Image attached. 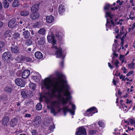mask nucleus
Listing matches in <instances>:
<instances>
[{
	"instance_id": "nucleus-1",
	"label": "nucleus",
	"mask_w": 135,
	"mask_h": 135,
	"mask_svg": "<svg viewBox=\"0 0 135 135\" xmlns=\"http://www.w3.org/2000/svg\"><path fill=\"white\" fill-rule=\"evenodd\" d=\"M58 75L60 81V79H62V84H61L60 86L59 85L58 82H57V86L55 88L51 80L48 78H46L44 80L43 83L47 90L50 89L52 87L54 88L52 91L53 94L55 95L56 91H57L58 94L56 96L57 98L62 102V105H66L68 103V101H70L72 98L70 96L71 93L69 91L70 88L67 84V81L62 79L64 75L58 73Z\"/></svg>"
},
{
	"instance_id": "nucleus-2",
	"label": "nucleus",
	"mask_w": 135,
	"mask_h": 135,
	"mask_svg": "<svg viewBox=\"0 0 135 135\" xmlns=\"http://www.w3.org/2000/svg\"><path fill=\"white\" fill-rule=\"evenodd\" d=\"M47 38L49 42L52 44L51 48L55 49V50H57V51L55 54L56 55V57H62V59H64V58L65 56L62 55V49L61 48L58 49L57 46L56 41L55 39L54 36H50L49 35H48Z\"/></svg>"
},
{
	"instance_id": "nucleus-3",
	"label": "nucleus",
	"mask_w": 135,
	"mask_h": 135,
	"mask_svg": "<svg viewBox=\"0 0 135 135\" xmlns=\"http://www.w3.org/2000/svg\"><path fill=\"white\" fill-rule=\"evenodd\" d=\"M71 107L72 110L69 108L68 106L64 107L62 108V109L63 110L64 115L65 116L66 115V113L68 112H69L73 115L74 114L75 110L76 108L75 106V105L72 104H71Z\"/></svg>"
},
{
	"instance_id": "nucleus-4",
	"label": "nucleus",
	"mask_w": 135,
	"mask_h": 135,
	"mask_svg": "<svg viewBox=\"0 0 135 135\" xmlns=\"http://www.w3.org/2000/svg\"><path fill=\"white\" fill-rule=\"evenodd\" d=\"M75 133V135H86V130L83 127H79Z\"/></svg>"
},
{
	"instance_id": "nucleus-5",
	"label": "nucleus",
	"mask_w": 135,
	"mask_h": 135,
	"mask_svg": "<svg viewBox=\"0 0 135 135\" xmlns=\"http://www.w3.org/2000/svg\"><path fill=\"white\" fill-rule=\"evenodd\" d=\"M12 57V55L11 52H6L3 54L2 59L3 60L5 61L6 60L11 59Z\"/></svg>"
},
{
	"instance_id": "nucleus-6",
	"label": "nucleus",
	"mask_w": 135,
	"mask_h": 135,
	"mask_svg": "<svg viewBox=\"0 0 135 135\" xmlns=\"http://www.w3.org/2000/svg\"><path fill=\"white\" fill-rule=\"evenodd\" d=\"M16 84L18 86L24 87L25 84V81L21 78H17L15 80Z\"/></svg>"
},
{
	"instance_id": "nucleus-7",
	"label": "nucleus",
	"mask_w": 135,
	"mask_h": 135,
	"mask_svg": "<svg viewBox=\"0 0 135 135\" xmlns=\"http://www.w3.org/2000/svg\"><path fill=\"white\" fill-rule=\"evenodd\" d=\"M86 114H88V115L89 116H92L93 114H94L95 113H97L98 111L96 108L95 107H93L90 108L86 111Z\"/></svg>"
},
{
	"instance_id": "nucleus-8",
	"label": "nucleus",
	"mask_w": 135,
	"mask_h": 135,
	"mask_svg": "<svg viewBox=\"0 0 135 135\" xmlns=\"http://www.w3.org/2000/svg\"><path fill=\"white\" fill-rule=\"evenodd\" d=\"M12 46L11 47V51L13 53L18 54L19 53L20 49L18 46L17 45L12 44Z\"/></svg>"
},
{
	"instance_id": "nucleus-9",
	"label": "nucleus",
	"mask_w": 135,
	"mask_h": 135,
	"mask_svg": "<svg viewBox=\"0 0 135 135\" xmlns=\"http://www.w3.org/2000/svg\"><path fill=\"white\" fill-rule=\"evenodd\" d=\"M9 118L8 116H4L2 120V124L5 127L7 126L9 123Z\"/></svg>"
},
{
	"instance_id": "nucleus-10",
	"label": "nucleus",
	"mask_w": 135,
	"mask_h": 135,
	"mask_svg": "<svg viewBox=\"0 0 135 135\" xmlns=\"http://www.w3.org/2000/svg\"><path fill=\"white\" fill-rule=\"evenodd\" d=\"M17 25L16 20V19H12L10 20L8 22V25L10 28H14Z\"/></svg>"
},
{
	"instance_id": "nucleus-11",
	"label": "nucleus",
	"mask_w": 135,
	"mask_h": 135,
	"mask_svg": "<svg viewBox=\"0 0 135 135\" xmlns=\"http://www.w3.org/2000/svg\"><path fill=\"white\" fill-rule=\"evenodd\" d=\"M40 4V3H36L32 7L31 10L32 12H37Z\"/></svg>"
},
{
	"instance_id": "nucleus-12",
	"label": "nucleus",
	"mask_w": 135,
	"mask_h": 135,
	"mask_svg": "<svg viewBox=\"0 0 135 135\" xmlns=\"http://www.w3.org/2000/svg\"><path fill=\"white\" fill-rule=\"evenodd\" d=\"M48 95L50 97L51 96L49 92H47L44 95L41 94L40 95V99H42L43 98H45L46 100L47 103H49L50 102V99L49 98H48L47 95Z\"/></svg>"
},
{
	"instance_id": "nucleus-13",
	"label": "nucleus",
	"mask_w": 135,
	"mask_h": 135,
	"mask_svg": "<svg viewBox=\"0 0 135 135\" xmlns=\"http://www.w3.org/2000/svg\"><path fill=\"white\" fill-rule=\"evenodd\" d=\"M18 120L17 118H14L12 119L10 122L11 127H13L16 126L17 124Z\"/></svg>"
},
{
	"instance_id": "nucleus-14",
	"label": "nucleus",
	"mask_w": 135,
	"mask_h": 135,
	"mask_svg": "<svg viewBox=\"0 0 135 135\" xmlns=\"http://www.w3.org/2000/svg\"><path fill=\"white\" fill-rule=\"evenodd\" d=\"M39 17V14L38 12H32L30 16V18L32 20H34L38 18Z\"/></svg>"
},
{
	"instance_id": "nucleus-15",
	"label": "nucleus",
	"mask_w": 135,
	"mask_h": 135,
	"mask_svg": "<svg viewBox=\"0 0 135 135\" xmlns=\"http://www.w3.org/2000/svg\"><path fill=\"white\" fill-rule=\"evenodd\" d=\"M30 74V71L28 70H24L23 72L22 77V78L26 79L27 78Z\"/></svg>"
},
{
	"instance_id": "nucleus-16",
	"label": "nucleus",
	"mask_w": 135,
	"mask_h": 135,
	"mask_svg": "<svg viewBox=\"0 0 135 135\" xmlns=\"http://www.w3.org/2000/svg\"><path fill=\"white\" fill-rule=\"evenodd\" d=\"M41 117L39 116H37L33 122L35 123L36 126H37L41 123Z\"/></svg>"
},
{
	"instance_id": "nucleus-17",
	"label": "nucleus",
	"mask_w": 135,
	"mask_h": 135,
	"mask_svg": "<svg viewBox=\"0 0 135 135\" xmlns=\"http://www.w3.org/2000/svg\"><path fill=\"white\" fill-rule=\"evenodd\" d=\"M4 90L7 93L10 94L13 90V87L12 86H7L5 87Z\"/></svg>"
},
{
	"instance_id": "nucleus-18",
	"label": "nucleus",
	"mask_w": 135,
	"mask_h": 135,
	"mask_svg": "<svg viewBox=\"0 0 135 135\" xmlns=\"http://www.w3.org/2000/svg\"><path fill=\"white\" fill-rule=\"evenodd\" d=\"M22 35L24 38L28 39L30 36V33L28 30L25 31L23 32Z\"/></svg>"
},
{
	"instance_id": "nucleus-19",
	"label": "nucleus",
	"mask_w": 135,
	"mask_h": 135,
	"mask_svg": "<svg viewBox=\"0 0 135 135\" xmlns=\"http://www.w3.org/2000/svg\"><path fill=\"white\" fill-rule=\"evenodd\" d=\"M65 11L64 6L62 4L60 5L59 7L58 12L60 14L62 15Z\"/></svg>"
},
{
	"instance_id": "nucleus-20",
	"label": "nucleus",
	"mask_w": 135,
	"mask_h": 135,
	"mask_svg": "<svg viewBox=\"0 0 135 135\" xmlns=\"http://www.w3.org/2000/svg\"><path fill=\"white\" fill-rule=\"evenodd\" d=\"M46 21L49 23H51L53 22L54 20V17L52 15L47 16L46 17Z\"/></svg>"
},
{
	"instance_id": "nucleus-21",
	"label": "nucleus",
	"mask_w": 135,
	"mask_h": 135,
	"mask_svg": "<svg viewBox=\"0 0 135 135\" xmlns=\"http://www.w3.org/2000/svg\"><path fill=\"white\" fill-rule=\"evenodd\" d=\"M51 120L50 118L46 117L44 119V120L43 122L44 124L46 126H48L49 124L50 123Z\"/></svg>"
},
{
	"instance_id": "nucleus-22",
	"label": "nucleus",
	"mask_w": 135,
	"mask_h": 135,
	"mask_svg": "<svg viewBox=\"0 0 135 135\" xmlns=\"http://www.w3.org/2000/svg\"><path fill=\"white\" fill-rule=\"evenodd\" d=\"M36 58L38 59H42L43 57L42 54L40 51L36 52L35 54Z\"/></svg>"
},
{
	"instance_id": "nucleus-23",
	"label": "nucleus",
	"mask_w": 135,
	"mask_h": 135,
	"mask_svg": "<svg viewBox=\"0 0 135 135\" xmlns=\"http://www.w3.org/2000/svg\"><path fill=\"white\" fill-rule=\"evenodd\" d=\"M55 35L57 37L59 40H61L63 35L62 33L61 32L59 31L56 32Z\"/></svg>"
},
{
	"instance_id": "nucleus-24",
	"label": "nucleus",
	"mask_w": 135,
	"mask_h": 135,
	"mask_svg": "<svg viewBox=\"0 0 135 135\" xmlns=\"http://www.w3.org/2000/svg\"><path fill=\"white\" fill-rule=\"evenodd\" d=\"M21 94L24 99H26L27 98H29V95H28L27 92L24 90H22L21 91Z\"/></svg>"
},
{
	"instance_id": "nucleus-25",
	"label": "nucleus",
	"mask_w": 135,
	"mask_h": 135,
	"mask_svg": "<svg viewBox=\"0 0 135 135\" xmlns=\"http://www.w3.org/2000/svg\"><path fill=\"white\" fill-rule=\"evenodd\" d=\"M20 34L16 32L13 35V37L15 40H17L20 38Z\"/></svg>"
},
{
	"instance_id": "nucleus-26",
	"label": "nucleus",
	"mask_w": 135,
	"mask_h": 135,
	"mask_svg": "<svg viewBox=\"0 0 135 135\" xmlns=\"http://www.w3.org/2000/svg\"><path fill=\"white\" fill-rule=\"evenodd\" d=\"M6 45V42L2 41H0V50L2 51V49L5 47Z\"/></svg>"
},
{
	"instance_id": "nucleus-27",
	"label": "nucleus",
	"mask_w": 135,
	"mask_h": 135,
	"mask_svg": "<svg viewBox=\"0 0 135 135\" xmlns=\"http://www.w3.org/2000/svg\"><path fill=\"white\" fill-rule=\"evenodd\" d=\"M3 6L5 8H7L9 6V4L6 0H3Z\"/></svg>"
},
{
	"instance_id": "nucleus-28",
	"label": "nucleus",
	"mask_w": 135,
	"mask_h": 135,
	"mask_svg": "<svg viewBox=\"0 0 135 135\" xmlns=\"http://www.w3.org/2000/svg\"><path fill=\"white\" fill-rule=\"evenodd\" d=\"M45 42V38L44 37H42L40 38V40L38 41V43L40 45L44 44Z\"/></svg>"
},
{
	"instance_id": "nucleus-29",
	"label": "nucleus",
	"mask_w": 135,
	"mask_h": 135,
	"mask_svg": "<svg viewBox=\"0 0 135 135\" xmlns=\"http://www.w3.org/2000/svg\"><path fill=\"white\" fill-rule=\"evenodd\" d=\"M29 86L30 88L34 91L35 90L36 85L33 83L30 82L29 84Z\"/></svg>"
},
{
	"instance_id": "nucleus-30",
	"label": "nucleus",
	"mask_w": 135,
	"mask_h": 135,
	"mask_svg": "<svg viewBox=\"0 0 135 135\" xmlns=\"http://www.w3.org/2000/svg\"><path fill=\"white\" fill-rule=\"evenodd\" d=\"M32 44V40L31 39L26 40L25 42V44L27 46H30Z\"/></svg>"
},
{
	"instance_id": "nucleus-31",
	"label": "nucleus",
	"mask_w": 135,
	"mask_h": 135,
	"mask_svg": "<svg viewBox=\"0 0 135 135\" xmlns=\"http://www.w3.org/2000/svg\"><path fill=\"white\" fill-rule=\"evenodd\" d=\"M113 16V15L110 12H105V17H106L107 18V17H109L110 19H112Z\"/></svg>"
},
{
	"instance_id": "nucleus-32",
	"label": "nucleus",
	"mask_w": 135,
	"mask_h": 135,
	"mask_svg": "<svg viewBox=\"0 0 135 135\" xmlns=\"http://www.w3.org/2000/svg\"><path fill=\"white\" fill-rule=\"evenodd\" d=\"M29 14V12L28 11L25 10H23L20 12V14L23 16H26Z\"/></svg>"
},
{
	"instance_id": "nucleus-33",
	"label": "nucleus",
	"mask_w": 135,
	"mask_h": 135,
	"mask_svg": "<svg viewBox=\"0 0 135 135\" xmlns=\"http://www.w3.org/2000/svg\"><path fill=\"white\" fill-rule=\"evenodd\" d=\"M38 32L40 34L44 35L45 33L46 30L44 28H41L38 31Z\"/></svg>"
},
{
	"instance_id": "nucleus-34",
	"label": "nucleus",
	"mask_w": 135,
	"mask_h": 135,
	"mask_svg": "<svg viewBox=\"0 0 135 135\" xmlns=\"http://www.w3.org/2000/svg\"><path fill=\"white\" fill-rule=\"evenodd\" d=\"M20 5V3L18 0H15L12 4V6L14 7H17Z\"/></svg>"
},
{
	"instance_id": "nucleus-35",
	"label": "nucleus",
	"mask_w": 135,
	"mask_h": 135,
	"mask_svg": "<svg viewBox=\"0 0 135 135\" xmlns=\"http://www.w3.org/2000/svg\"><path fill=\"white\" fill-rule=\"evenodd\" d=\"M36 109L38 110H40L42 108V105L40 103H38L36 106Z\"/></svg>"
},
{
	"instance_id": "nucleus-36",
	"label": "nucleus",
	"mask_w": 135,
	"mask_h": 135,
	"mask_svg": "<svg viewBox=\"0 0 135 135\" xmlns=\"http://www.w3.org/2000/svg\"><path fill=\"white\" fill-rule=\"evenodd\" d=\"M53 105L57 108H59L60 107V103L57 101H55L53 102Z\"/></svg>"
},
{
	"instance_id": "nucleus-37",
	"label": "nucleus",
	"mask_w": 135,
	"mask_h": 135,
	"mask_svg": "<svg viewBox=\"0 0 135 135\" xmlns=\"http://www.w3.org/2000/svg\"><path fill=\"white\" fill-rule=\"evenodd\" d=\"M112 6V5H110L109 4H106L104 8V10L107 9L108 10Z\"/></svg>"
},
{
	"instance_id": "nucleus-38",
	"label": "nucleus",
	"mask_w": 135,
	"mask_h": 135,
	"mask_svg": "<svg viewBox=\"0 0 135 135\" xmlns=\"http://www.w3.org/2000/svg\"><path fill=\"white\" fill-rule=\"evenodd\" d=\"M11 33V31L9 30H7L5 32L4 34V36H5L6 37H7V36H9L10 35L9 33Z\"/></svg>"
},
{
	"instance_id": "nucleus-39",
	"label": "nucleus",
	"mask_w": 135,
	"mask_h": 135,
	"mask_svg": "<svg viewBox=\"0 0 135 135\" xmlns=\"http://www.w3.org/2000/svg\"><path fill=\"white\" fill-rule=\"evenodd\" d=\"M28 95H29V98L32 97L33 95V93L30 90L27 92Z\"/></svg>"
},
{
	"instance_id": "nucleus-40",
	"label": "nucleus",
	"mask_w": 135,
	"mask_h": 135,
	"mask_svg": "<svg viewBox=\"0 0 135 135\" xmlns=\"http://www.w3.org/2000/svg\"><path fill=\"white\" fill-rule=\"evenodd\" d=\"M98 124L100 127H104V123L101 120L99 121L98 122Z\"/></svg>"
},
{
	"instance_id": "nucleus-41",
	"label": "nucleus",
	"mask_w": 135,
	"mask_h": 135,
	"mask_svg": "<svg viewBox=\"0 0 135 135\" xmlns=\"http://www.w3.org/2000/svg\"><path fill=\"white\" fill-rule=\"evenodd\" d=\"M50 109L51 112L53 113L54 115H55L56 114V113L54 108L52 107H51L50 108Z\"/></svg>"
},
{
	"instance_id": "nucleus-42",
	"label": "nucleus",
	"mask_w": 135,
	"mask_h": 135,
	"mask_svg": "<svg viewBox=\"0 0 135 135\" xmlns=\"http://www.w3.org/2000/svg\"><path fill=\"white\" fill-rule=\"evenodd\" d=\"M120 107L121 108H123L124 110L125 111L127 110L126 109L127 108V106L125 105V104H122V103L121 104V106Z\"/></svg>"
},
{
	"instance_id": "nucleus-43",
	"label": "nucleus",
	"mask_w": 135,
	"mask_h": 135,
	"mask_svg": "<svg viewBox=\"0 0 135 135\" xmlns=\"http://www.w3.org/2000/svg\"><path fill=\"white\" fill-rule=\"evenodd\" d=\"M96 133V131L93 130H90L89 131V134H94Z\"/></svg>"
},
{
	"instance_id": "nucleus-44",
	"label": "nucleus",
	"mask_w": 135,
	"mask_h": 135,
	"mask_svg": "<svg viewBox=\"0 0 135 135\" xmlns=\"http://www.w3.org/2000/svg\"><path fill=\"white\" fill-rule=\"evenodd\" d=\"M31 132L32 135H38V133L36 130H33Z\"/></svg>"
},
{
	"instance_id": "nucleus-45",
	"label": "nucleus",
	"mask_w": 135,
	"mask_h": 135,
	"mask_svg": "<svg viewBox=\"0 0 135 135\" xmlns=\"http://www.w3.org/2000/svg\"><path fill=\"white\" fill-rule=\"evenodd\" d=\"M24 60L25 61L29 62L32 60V59L29 57H27L24 59Z\"/></svg>"
},
{
	"instance_id": "nucleus-46",
	"label": "nucleus",
	"mask_w": 135,
	"mask_h": 135,
	"mask_svg": "<svg viewBox=\"0 0 135 135\" xmlns=\"http://www.w3.org/2000/svg\"><path fill=\"white\" fill-rule=\"evenodd\" d=\"M55 126L52 125L50 126L49 127V129L51 131L50 132H51L53 131V129L55 128Z\"/></svg>"
},
{
	"instance_id": "nucleus-47",
	"label": "nucleus",
	"mask_w": 135,
	"mask_h": 135,
	"mask_svg": "<svg viewBox=\"0 0 135 135\" xmlns=\"http://www.w3.org/2000/svg\"><path fill=\"white\" fill-rule=\"evenodd\" d=\"M115 50L114 51L113 49L112 50L113 51V56L115 57V56L116 57H117L118 56V54H116L115 53L116 50L117 48H116V47H115Z\"/></svg>"
},
{
	"instance_id": "nucleus-48",
	"label": "nucleus",
	"mask_w": 135,
	"mask_h": 135,
	"mask_svg": "<svg viewBox=\"0 0 135 135\" xmlns=\"http://www.w3.org/2000/svg\"><path fill=\"white\" fill-rule=\"evenodd\" d=\"M129 122L132 125L135 124V120H133V119H129Z\"/></svg>"
},
{
	"instance_id": "nucleus-49",
	"label": "nucleus",
	"mask_w": 135,
	"mask_h": 135,
	"mask_svg": "<svg viewBox=\"0 0 135 135\" xmlns=\"http://www.w3.org/2000/svg\"><path fill=\"white\" fill-rule=\"evenodd\" d=\"M17 62H19L21 61V59L19 56H18L15 59Z\"/></svg>"
},
{
	"instance_id": "nucleus-50",
	"label": "nucleus",
	"mask_w": 135,
	"mask_h": 135,
	"mask_svg": "<svg viewBox=\"0 0 135 135\" xmlns=\"http://www.w3.org/2000/svg\"><path fill=\"white\" fill-rule=\"evenodd\" d=\"M135 65V64L134 63H132L131 64H128V66L130 68L133 67Z\"/></svg>"
},
{
	"instance_id": "nucleus-51",
	"label": "nucleus",
	"mask_w": 135,
	"mask_h": 135,
	"mask_svg": "<svg viewBox=\"0 0 135 135\" xmlns=\"http://www.w3.org/2000/svg\"><path fill=\"white\" fill-rule=\"evenodd\" d=\"M133 73V71H131L127 73V75L126 76H130Z\"/></svg>"
},
{
	"instance_id": "nucleus-52",
	"label": "nucleus",
	"mask_w": 135,
	"mask_h": 135,
	"mask_svg": "<svg viewBox=\"0 0 135 135\" xmlns=\"http://www.w3.org/2000/svg\"><path fill=\"white\" fill-rule=\"evenodd\" d=\"M22 73V71L21 70L18 71L16 73V75L17 76H19Z\"/></svg>"
},
{
	"instance_id": "nucleus-53",
	"label": "nucleus",
	"mask_w": 135,
	"mask_h": 135,
	"mask_svg": "<svg viewBox=\"0 0 135 135\" xmlns=\"http://www.w3.org/2000/svg\"><path fill=\"white\" fill-rule=\"evenodd\" d=\"M133 15V13L132 12H131L130 15H129V18L131 19V20H133L134 17H132L131 16V15Z\"/></svg>"
},
{
	"instance_id": "nucleus-54",
	"label": "nucleus",
	"mask_w": 135,
	"mask_h": 135,
	"mask_svg": "<svg viewBox=\"0 0 135 135\" xmlns=\"http://www.w3.org/2000/svg\"><path fill=\"white\" fill-rule=\"evenodd\" d=\"M114 30L115 31V33H119V30L118 28V27H115Z\"/></svg>"
},
{
	"instance_id": "nucleus-55",
	"label": "nucleus",
	"mask_w": 135,
	"mask_h": 135,
	"mask_svg": "<svg viewBox=\"0 0 135 135\" xmlns=\"http://www.w3.org/2000/svg\"><path fill=\"white\" fill-rule=\"evenodd\" d=\"M127 33H126L122 37H119V38L120 39H124V38L126 37V34Z\"/></svg>"
},
{
	"instance_id": "nucleus-56",
	"label": "nucleus",
	"mask_w": 135,
	"mask_h": 135,
	"mask_svg": "<svg viewBox=\"0 0 135 135\" xmlns=\"http://www.w3.org/2000/svg\"><path fill=\"white\" fill-rule=\"evenodd\" d=\"M119 62L117 60H116V62L114 64L117 67L118 66V65L119 64Z\"/></svg>"
},
{
	"instance_id": "nucleus-57",
	"label": "nucleus",
	"mask_w": 135,
	"mask_h": 135,
	"mask_svg": "<svg viewBox=\"0 0 135 135\" xmlns=\"http://www.w3.org/2000/svg\"><path fill=\"white\" fill-rule=\"evenodd\" d=\"M107 21L106 24V26L107 27L108 26V24H110V22L109 21V20L108 18L107 19Z\"/></svg>"
},
{
	"instance_id": "nucleus-58",
	"label": "nucleus",
	"mask_w": 135,
	"mask_h": 135,
	"mask_svg": "<svg viewBox=\"0 0 135 135\" xmlns=\"http://www.w3.org/2000/svg\"><path fill=\"white\" fill-rule=\"evenodd\" d=\"M31 116V115L30 114L26 113L25 114V117H30Z\"/></svg>"
},
{
	"instance_id": "nucleus-59",
	"label": "nucleus",
	"mask_w": 135,
	"mask_h": 135,
	"mask_svg": "<svg viewBox=\"0 0 135 135\" xmlns=\"http://www.w3.org/2000/svg\"><path fill=\"white\" fill-rule=\"evenodd\" d=\"M124 57V56L123 55H120V58H119V60H121Z\"/></svg>"
},
{
	"instance_id": "nucleus-60",
	"label": "nucleus",
	"mask_w": 135,
	"mask_h": 135,
	"mask_svg": "<svg viewBox=\"0 0 135 135\" xmlns=\"http://www.w3.org/2000/svg\"><path fill=\"white\" fill-rule=\"evenodd\" d=\"M121 41V46H123V44H124V39H120Z\"/></svg>"
},
{
	"instance_id": "nucleus-61",
	"label": "nucleus",
	"mask_w": 135,
	"mask_h": 135,
	"mask_svg": "<svg viewBox=\"0 0 135 135\" xmlns=\"http://www.w3.org/2000/svg\"><path fill=\"white\" fill-rule=\"evenodd\" d=\"M127 102H126V103L127 104L128 103H130L132 102V101L131 100H129V99H127Z\"/></svg>"
},
{
	"instance_id": "nucleus-62",
	"label": "nucleus",
	"mask_w": 135,
	"mask_h": 135,
	"mask_svg": "<svg viewBox=\"0 0 135 135\" xmlns=\"http://www.w3.org/2000/svg\"><path fill=\"white\" fill-rule=\"evenodd\" d=\"M108 66L110 68V69H112L113 68V67L111 65L110 63L108 62Z\"/></svg>"
},
{
	"instance_id": "nucleus-63",
	"label": "nucleus",
	"mask_w": 135,
	"mask_h": 135,
	"mask_svg": "<svg viewBox=\"0 0 135 135\" xmlns=\"http://www.w3.org/2000/svg\"><path fill=\"white\" fill-rule=\"evenodd\" d=\"M3 23L0 21V28H1L3 26Z\"/></svg>"
},
{
	"instance_id": "nucleus-64",
	"label": "nucleus",
	"mask_w": 135,
	"mask_h": 135,
	"mask_svg": "<svg viewBox=\"0 0 135 135\" xmlns=\"http://www.w3.org/2000/svg\"><path fill=\"white\" fill-rule=\"evenodd\" d=\"M113 84L114 85H116V81L114 79H113Z\"/></svg>"
}]
</instances>
